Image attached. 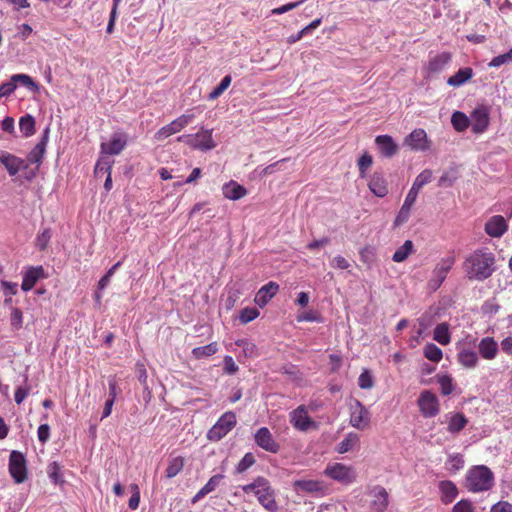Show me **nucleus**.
<instances>
[{
    "label": "nucleus",
    "instance_id": "1",
    "mask_svg": "<svg viewBox=\"0 0 512 512\" xmlns=\"http://www.w3.org/2000/svg\"><path fill=\"white\" fill-rule=\"evenodd\" d=\"M463 268L470 280L484 281L495 271V255L488 248L471 253L464 261Z\"/></svg>",
    "mask_w": 512,
    "mask_h": 512
},
{
    "label": "nucleus",
    "instance_id": "2",
    "mask_svg": "<svg viewBox=\"0 0 512 512\" xmlns=\"http://www.w3.org/2000/svg\"><path fill=\"white\" fill-rule=\"evenodd\" d=\"M494 474L486 465H476L467 471L465 486L473 493L490 490L494 485Z\"/></svg>",
    "mask_w": 512,
    "mask_h": 512
},
{
    "label": "nucleus",
    "instance_id": "3",
    "mask_svg": "<svg viewBox=\"0 0 512 512\" xmlns=\"http://www.w3.org/2000/svg\"><path fill=\"white\" fill-rule=\"evenodd\" d=\"M236 424V414L233 411H227L222 414L216 423L208 430L207 438L210 441L218 442L224 438Z\"/></svg>",
    "mask_w": 512,
    "mask_h": 512
},
{
    "label": "nucleus",
    "instance_id": "4",
    "mask_svg": "<svg viewBox=\"0 0 512 512\" xmlns=\"http://www.w3.org/2000/svg\"><path fill=\"white\" fill-rule=\"evenodd\" d=\"M213 130H203L196 134L181 135L178 141L184 142L193 149L201 151H209L216 147V143L212 137Z\"/></svg>",
    "mask_w": 512,
    "mask_h": 512
},
{
    "label": "nucleus",
    "instance_id": "5",
    "mask_svg": "<svg viewBox=\"0 0 512 512\" xmlns=\"http://www.w3.org/2000/svg\"><path fill=\"white\" fill-rule=\"evenodd\" d=\"M8 469L15 483L26 481L28 476L27 461L25 455L17 450H12L9 455Z\"/></svg>",
    "mask_w": 512,
    "mask_h": 512
},
{
    "label": "nucleus",
    "instance_id": "6",
    "mask_svg": "<svg viewBox=\"0 0 512 512\" xmlns=\"http://www.w3.org/2000/svg\"><path fill=\"white\" fill-rule=\"evenodd\" d=\"M128 134L123 131H115L109 142H102L100 145V154L106 156L119 155L127 146Z\"/></svg>",
    "mask_w": 512,
    "mask_h": 512
},
{
    "label": "nucleus",
    "instance_id": "7",
    "mask_svg": "<svg viewBox=\"0 0 512 512\" xmlns=\"http://www.w3.org/2000/svg\"><path fill=\"white\" fill-rule=\"evenodd\" d=\"M417 404L424 418L435 417L440 411L439 400L430 390L421 392Z\"/></svg>",
    "mask_w": 512,
    "mask_h": 512
},
{
    "label": "nucleus",
    "instance_id": "8",
    "mask_svg": "<svg viewBox=\"0 0 512 512\" xmlns=\"http://www.w3.org/2000/svg\"><path fill=\"white\" fill-rule=\"evenodd\" d=\"M290 423L301 432L318 428V423L308 415L305 405L298 406L290 413Z\"/></svg>",
    "mask_w": 512,
    "mask_h": 512
},
{
    "label": "nucleus",
    "instance_id": "9",
    "mask_svg": "<svg viewBox=\"0 0 512 512\" xmlns=\"http://www.w3.org/2000/svg\"><path fill=\"white\" fill-rule=\"evenodd\" d=\"M194 114H182L169 124L163 126L161 129H159L155 137L158 140H163L179 131H181L183 128H185L187 125H189L194 120Z\"/></svg>",
    "mask_w": 512,
    "mask_h": 512
},
{
    "label": "nucleus",
    "instance_id": "10",
    "mask_svg": "<svg viewBox=\"0 0 512 512\" xmlns=\"http://www.w3.org/2000/svg\"><path fill=\"white\" fill-rule=\"evenodd\" d=\"M370 419L369 410L359 400H355L351 406L350 424L358 430H364L369 426Z\"/></svg>",
    "mask_w": 512,
    "mask_h": 512
},
{
    "label": "nucleus",
    "instance_id": "11",
    "mask_svg": "<svg viewBox=\"0 0 512 512\" xmlns=\"http://www.w3.org/2000/svg\"><path fill=\"white\" fill-rule=\"evenodd\" d=\"M325 474L331 479L344 484H350L355 480L354 470L341 463L328 465L325 469Z\"/></svg>",
    "mask_w": 512,
    "mask_h": 512
},
{
    "label": "nucleus",
    "instance_id": "12",
    "mask_svg": "<svg viewBox=\"0 0 512 512\" xmlns=\"http://www.w3.org/2000/svg\"><path fill=\"white\" fill-rule=\"evenodd\" d=\"M472 132L481 134L486 131L489 126V109L485 105L477 106L470 115Z\"/></svg>",
    "mask_w": 512,
    "mask_h": 512
},
{
    "label": "nucleus",
    "instance_id": "13",
    "mask_svg": "<svg viewBox=\"0 0 512 512\" xmlns=\"http://www.w3.org/2000/svg\"><path fill=\"white\" fill-rule=\"evenodd\" d=\"M49 135H50V127L47 126L43 130L38 143L27 154V161L26 162L28 164L29 163L36 164L37 165L36 169H38V167L42 164V161H43V158H44V155H45V152H46V147H47V144H48V141H49Z\"/></svg>",
    "mask_w": 512,
    "mask_h": 512
},
{
    "label": "nucleus",
    "instance_id": "14",
    "mask_svg": "<svg viewBox=\"0 0 512 512\" xmlns=\"http://www.w3.org/2000/svg\"><path fill=\"white\" fill-rule=\"evenodd\" d=\"M454 257H447L442 259L433 270V277L429 281L432 289H438L447 277L448 272L454 265Z\"/></svg>",
    "mask_w": 512,
    "mask_h": 512
},
{
    "label": "nucleus",
    "instance_id": "15",
    "mask_svg": "<svg viewBox=\"0 0 512 512\" xmlns=\"http://www.w3.org/2000/svg\"><path fill=\"white\" fill-rule=\"evenodd\" d=\"M255 443L263 450L270 453H278L280 444L276 442L267 427L259 428L254 435Z\"/></svg>",
    "mask_w": 512,
    "mask_h": 512
},
{
    "label": "nucleus",
    "instance_id": "16",
    "mask_svg": "<svg viewBox=\"0 0 512 512\" xmlns=\"http://www.w3.org/2000/svg\"><path fill=\"white\" fill-rule=\"evenodd\" d=\"M0 163L6 168L10 176H15L20 170L28 168V163L24 159L5 151L0 153Z\"/></svg>",
    "mask_w": 512,
    "mask_h": 512
},
{
    "label": "nucleus",
    "instance_id": "17",
    "mask_svg": "<svg viewBox=\"0 0 512 512\" xmlns=\"http://www.w3.org/2000/svg\"><path fill=\"white\" fill-rule=\"evenodd\" d=\"M258 502L269 512H276L278 505L275 501L274 490L270 486L269 481L266 479V485L255 492Z\"/></svg>",
    "mask_w": 512,
    "mask_h": 512
},
{
    "label": "nucleus",
    "instance_id": "18",
    "mask_svg": "<svg viewBox=\"0 0 512 512\" xmlns=\"http://www.w3.org/2000/svg\"><path fill=\"white\" fill-rule=\"evenodd\" d=\"M278 291L279 284L274 281H269L267 284L263 285L256 293L254 298L255 304L260 308H264L277 294Z\"/></svg>",
    "mask_w": 512,
    "mask_h": 512
},
{
    "label": "nucleus",
    "instance_id": "19",
    "mask_svg": "<svg viewBox=\"0 0 512 512\" xmlns=\"http://www.w3.org/2000/svg\"><path fill=\"white\" fill-rule=\"evenodd\" d=\"M45 277V270L41 265L31 266L23 275L21 289L24 292H28L34 287L38 280L43 279Z\"/></svg>",
    "mask_w": 512,
    "mask_h": 512
},
{
    "label": "nucleus",
    "instance_id": "20",
    "mask_svg": "<svg viewBox=\"0 0 512 512\" xmlns=\"http://www.w3.org/2000/svg\"><path fill=\"white\" fill-rule=\"evenodd\" d=\"M375 144L380 154L385 158H392L398 152V145L390 135H378Z\"/></svg>",
    "mask_w": 512,
    "mask_h": 512
},
{
    "label": "nucleus",
    "instance_id": "21",
    "mask_svg": "<svg viewBox=\"0 0 512 512\" xmlns=\"http://www.w3.org/2000/svg\"><path fill=\"white\" fill-rule=\"evenodd\" d=\"M368 187L376 197L383 198L388 194V183L382 172L375 171L370 176Z\"/></svg>",
    "mask_w": 512,
    "mask_h": 512
},
{
    "label": "nucleus",
    "instance_id": "22",
    "mask_svg": "<svg viewBox=\"0 0 512 512\" xmlns=\"http://www.w3.org/2000/svg\"><path fill=\"white\" fill-rule=\"evenodd\" d=\"M405 144L412 150L425 151L428 149L427 134L424 129H414L406 138Z\"/></svg>",
    "mask_w": 512,
    "mask_h": 512
},
{
    "label": "nucleus",
    "instance_id": "23",
    "mask_svg": "<svg viewBox=\"0 0 512 512\" xmlns=\"http://www.w3.org/2000/svg\"><path fill=\"white\" fill-rule=\"evenodd\" d=\"M372 500L370 507L373 512H383L388 506V493L382 486H375L370 492Z\"/></svg>",
    "mask_w": 512,
    "mask_h": 512
},
{
    "label": "nucleus",
    "instance_id": "24",
    "mask_svg": "<svg viewBox=\"0 0 512 512\" xmlns=\"http://www.w3.org/2000/svg\"><path fill=\"white\" fill-rule=\"evenodd\" d=\"M508 229L505 218L501 215L492 216L485 223V232L491 237H501Z\"/></svg>",
    "mask_w": 512,
    "mask_h": 512
},
{
    "label": "nucleus",
    "instance_id": "25",
    "mask_svg": "<svg viewBox=\"0 0 512 512\" xmlns=\"http://www.w3.org/2000/svg\"><path fill=\"white\" fill-rule=\"evenodd\" d=\"M417 196H418V194L415 193L414 191H412V190L408 191L406 198L404 200V203H403L402 207L400 208L398 214L395 217V220H394L395 227H398L408 221V219L410 217L411 207L415 203Z\"/></svg>",
    "mask_w": 512,
    "mask_h": 512
},
{
    "label": "nucleus",
    "instance_id": "26",
    "mask_svg": "<svg viewBox=\"0 0 512 512\" xmlns=\"http://www.w3.org/2000/svg\"><path fill=\"white\" fill-rule=\"evenodd\" d=\"M448 425L447 431L453 435L459 434L468 424L467 417L461 413H447L445 415Z\"/></svg>",
    "mask_w": 512,
    "mask_h": 512
},
{
    "label": "nucleus",
    "instance_id": "27",
    "mask_svg": "<svg viewBox=\"0 0 512 512\" xmlns=\"http://www.w3.org/2000/svg\"><path fill=\"white\" fill-rule=\"evenodd\" d=\"M478 350L482 358L492 360L497 355L498 343L493 337H484L479 342Z\"/></svg>",
    "mask_w": 512,
    "mask_h": 512
},
{
    "label": "nucleus",
    "instance_id": "28",
    "mask_svg": "<svg viewBox=\"0 0 512 512\" xmlns=\"http://www.w3.org/2000/svg\"><path fill=\"white\" fill-rule=\"evenodd\" d=\"M222 192L225 198L236 201L247 194V189L236 181L231 180L223 185Z\"/></svg>",
    "mask_w": 512,
    "mask_h": 512
},
{
    "label": "nucleus",
    "instance_id": "29",
    "mask_svg": "<svg viewBox=\"0 0 512 512\" xmlns=\"http://www.w3.org/2000/svg\"><path fill=\"white\" fill-rule=\"evenodd\" d=\"M47 476L52 484L62 487L66 481L64 478L63 466L57 462L52 461L46 468Z\"/></svg>",
    "mask_w": 512,
    "mask_h": 512
},
{
    "label": "nucleus",
    "instance_id": "30",
    "mask_svg": "<svg viewBox=\"0 0 512 512\" xmlns=\"http://www.w3.org/2000/svg\"><path fill=\"white\" fill-rule=\"evenodd\" d=\"M296 493H319L323 491V485L316 480H296L293 483Z\"/></svg>",
    "mask_w": 512,
    "mask_h": 512
},
{
    "label": "nucleus",
    "instance_id": "31",
    "mask_svg": "<svg viewBox=\"0 0 512 512\" xmlns=\"http://www.w3.org/2000/svg\"><path fill=\"white\" fill-rule=\"evenodd\" d=\"M439 490L441 492V501L444 504L452 503L458 496V488L450 480L440 481Z\"/></svg>",
    "mask_w": 512,
    "mask_h": 512
},
{
    "label": "nucleus",
    "instance_id": "32",
    "mask_svg": "<svg viewBox=\"0 0 512 512\" xmlns=\"http://www.w3.org/2000/svg\"><path fill=\"white\" fill-rule=\"evenodd\" d=\"M473 69L471 67L460 68L453 76L449 77L447 84L452 87H460L473 77Z\"/></svg>",
    "mask_w": 512,
    "mask_h": 512
},
{
    "label": "nucleus",
    "instance_id": "33",
    "mask_svg": "<svg viewBox=\"0 0 512 512\" xmlns=\"http://www.w3.org/2000/svg\"><path fill=\"white\" fill-rule=\"evenodd\" d=\"M451 61V54L448 52H442L437 54L433 58L429 60L428 63V71L430 73H439L441 72Z\"/></svg>",
    "mask_w": 512,
    "mask_h": 512
},
{
    "label": "nucleus",
    "instance_id": "34",
    "mask_svg": "<svg viewBox=\"0 0 512 512\" xmlns=\"http://www.w3.org/2000/svg\"><path fill=\"white\" fill-rule=\"evenodd\" d=\"M440 386V392L443 396H449L456 388L453 377L450 374H437L434 377Z\"/></svg>",
    "mask_w": 512,
    "mask_h": 512
},
{
    "label": "nucleus",
    "instance_id": "35",
    "mask_svg": "<svg viewBox=\"0 0 512 512\" xmlns=\"http://www.w3.org/2000/svg\"><path fill=\"white\" fill-rule=\"evenodd\" d=\"M114 164V160L110 159L106 155H101L99 159L97 160L95 167H94V175L95 177H102L105 173L109 175L112 173V167Z\"/></svg>",
    "mask_w": 512,
    "mask_h": 512
},
{
    "label": "nucleus",
    "instance_id": "36",
    "mask_svg": "<svg viewBox=\"0 0 512 512\" xmlns=\"http://www.w3.org/2000/svg\"><path fill=\"white\" fill-rule=\"evenodd\" d=\"M458 362L466 368H474L478 363V356L475 351L462 349L457 355Z\"/></svg>",
    "mask_w": 512,
    "mask_h": 512
},
{
    "label": "nucleus",
    "instance_id": "37",
    "mask_svg": "<svg viewBox=\"0 0 512 512\" xmlns=\"http://www.w3.org/2000/svg\"><path fill=\"white\" fill-rule=\"evenodd\" d=\"M11 77L16 86L19 83L29 89V91L39 93L41 86L31 76L27 74H14Z\"/></svg>",
    "mask_w": 512,
    "mask_h": 512
},
{
    "label": "nucleus",
    "instance_id": "38",
    "mask_svg": "<svg viewBox=\"0 0 512 512\" xmlns=\"http://www.w3.org/2000/svg\"><path fill=\"white\" fill-rule=\"evenodd\" d=\"M35 118L31 114H25L19 119V128L23 137L28 138L34 135L35 129Z\"/></svg>",
    "mask_w": 512,
    "mask_h": 512
},
{
    "label": "nucleus",
    "instance_id": "39",
    "mask_svg": "<svg viewBox=\"0 0 512 512\" xmlns=\"http://www.w3.org/2000/svg\"><path fill=\"white\" fill-rule=\"evenodd\" d=\"M415 252L414 244L411 240H406L393 254L392 260L396 263L404 262L409 255Z\"/></svg>",
    "mask_w": 512,
    "mask_h": 512
},
{
    "label": "nucleus",
    "instance_id": "40",
    "mask_svg": "<svg viewBox=\"0 0 512 512\" xmlns=\"http://www.w3.org/2000/svg\"><path fill=\"white\" fill-rule=\"evenodd\" d=\"M451 123L457 132H463L470 126L471 121L464 112L455 111L451 116Z\"/></svg>",
    "mask_w": 512,
    "mask_h": 512
},
{
    "label": "nucleus",
    "instance_id": "41",
    "mask_svg": "<svg viewBox=\"0 0 512 512\" xmlns=\"http://www.w3.org/2000/svg\"><path fill=\"white\" fill-rule=\"evenodd\" d=\"M433 339L441 345H447L451 341L449 324L446 322L438 324L433 333Z\"/></svg>",
    "mask_w": 512,
    "mask_h": 512
},
{
    "label": "nucleus",
    "instance_id": "42",
    "mask_svg": "<svg viewBox=\"0 0 512 512\" xmlns=\"http://www.w3.org/2000/svg\"><path fill=\"white\" fill-rule=\"evenodd\" d=\"M185 459L182 456L172 457L169 459L168 466L165 471V476L171 479L178 475L184 468Z\"/></svg>",
    "mask_w": 512,
    "mask_h": 512
},
{
    "label": "nucleus",
    "instance_id": "43",
    "mask_svg": "<svg viewBox=\"0 0 512 512\" xmlns=\"http://www.w3.org/2000/svg\"><path fill=\"white\" fill-rule=\"evenodd\" d=\"M432 175L433 173L430 169H424L417 175L410 190L418 194L419 190L431 181Z\"/></svg>",
    "mask_w": 512,
    "mask_h": 512
},
{
    "label": "nucleus",
    "instance_id": "44",
    "mask_svg": "<svg viewBox=\"0 0 512 512\" xmlns=\"http://www.w3.org/2000/svg\"><path fill=\"white\" fill-rule=\"evenodd\" d=\"M423 352H424V356L428 360L435 362V363L440 362L443 357L442 350L434 343H427L424 346Z\"/></svg>",
    "mask_w": 512,
    "mask_h": 512
},
{
    "label": "nucleus",
    "instance_id": "45",
    "mask_svg": "<svg viewBox=\"0 0 512 512\" xmlns=\"http://www.w3.org/2000/svg\"><path fill=\"white\" fill-rule=\"evenodd\" d=\"M218 351V346L216 342L209 343L205 346L195 347L192 350V354L195 358L201 359L204 357H209L214 355Z\"/></svg>",
    "mask_w": 512,
    "mask_h": 512
},
{
    "label": "nucleus",
    "instance_id": "46",
    "mask_svg": "<svg viewBox=\"0 0 512 512\" xmlns=\"http://www.w3.org/2000/svg\"><path fill=\"white\" fill-rule=\"evenodd\" d=\"M256 463L255 455L252 452H247L243 458L238 462L235 466L234 473L242 474L247 471L250 467H252Z\"/></svg>",
    "mask_w": 512,
    "mask_h": 512
},
{
    "label": "nucleus",
    "instance_id": "47",
    "mask_svg": "<svg viewBox=\"0 0 512 512\" xmlns=\"http://www.w3.org/2000/svg\"><path fill=\"white\" fill-rule=\"evenodd\" d=\"M360 260L368 266L376 261V248L370 245L363 247L360 252Z\"/></svg>",
    "mask_w": 512,
    "mask_h": 512
},
{
    "label": "nucleus",
    "instance_id": "48",
    "mask_svg": "<svg viewBox=\"0 0 512 512\" xmlns=\"http://www.w3.org/2000/svg\"><path fill=\"white\" fill-rule=\"evenodd\" d=\"M372 163V156L368 152H364L357 162L360 178L366 177L367 170L371 167Z\"/></svg>",
    "mask_w": 512,
    "mask_h": 512
},
{
    "label": "nucleus",
    "instance_id": "49",
    "mask_svg": "<svg viewBox=\"0 0 512 512\" xmlns=\"http://www.w3.org/2000/svg\"><path fill=\"white\" fill-rule=\"evenodd\" d=\"M51 237L52 233L50 228H45L42 232L38 233L36 236L35 245L39 251H44L47 249Z\"/></svg>",
    "mask_w": 512,
    "mask_h": 512
},
{
    "label": "nucleus",
    "instance_id": "50",
    "mask_svg": "<svg viewBox=\"0 0 512 512\" xmlns=\"http://www.w3.org/2000/svg\"><path fill=\"white\" fill-rule=\"evenodd\" d=\"M24 386H19L15 390L14 394V400L15 402L20 405L25 398L29 395L31 387L28 385V375H24Z\"/></svg>",
    "mask_w": 512,
    "mask_h": 512
},
{
    "label": "nucleus",
    "instance_id": "51",
    "mask_svg": "<svg viewBox=\"0 0 512 512\" xmlns=\"http://www.w3.org/2000/svg\"><path fill=\"white\" fill-rule=\"evenodd\" d=\"M464 463V458L460 453L452 454L447 460L448 470L455 473L464 467Z\"/></svg>",
    "mask_w": 512,
    "mask_h": 512
},
{
    "label": "nucleus",
    "instance_id": "52",
    "mask_svg": "<svg viewBox=\"0 0 512 512\" xmlns=\"http://www.w3.org/2000/svg\"><path fill=\"white\" fill-rule=\"evenodd\" d=\"M121 265L122 261H118L107 270V272L98 281V290H103L109 285L112 276Z\"/></svg>",
    "mask_w": 512,
    "mask_h": 512
},
{
    "label": "nucleus",
    "instance_id": "53",
    "mask_svg": "<svg viewBox=\"0 0 512 512\" xmlns=\"http://www.w3.org/2000/svg\"><path fill=\"white\" fill-rule=\"evenodd\" d=\"M10 325L13 330H20L23 327V313L17 307H11Z\"/></svg>",
    "mask_w": 512,
    "mask_h": 512
},
{
    "label": "nucleus",
    "instance_id": "54",
    "mask_svg": "<svg viewBox=\"0 0 512 512\" xmlns=\"http://www.w3.org/2000/svg\"><path fill=\"white\" fill-rule=\"evenodd\" d=\"M260 312L257 308L246 307L240 311L239 320L242 324H247L259 316Z\"/></svg>",
    "mask_w": 512,
    "mask_h": 512
},
{
    "label": "nucleus",
    "instance_id": "55",
    "mask_svg": "<svg viewBox=\"0 0 512 512\" xmlns=\"http://www.w3.org/2000/svg\"><path fill=\"white\" fill-rule=\"evenodd\" d=\"M298 322H316L321 323L323 321L322 316L314 310L304 311L297 316Z\"/></svg>",
    "mask_w": 512,
    "mask_h": 512
},
{
    "label": "nucleus",
    "instance_id": "56",
    "mask_svg": "<svg viewBox=\"0 0 512 512\" xmlns=\"http://www.w3.org/2000/svg\"><path fill=\"white\" fill-rule=\"evenodd\" d=\"M263 485H266V478L258 476L257 478L254 479L252 483L242 486V490L247 494L251 492L255 494V492L257 490H260V488L263 487Z\"/></svg>",
    "mask_w": 512,
    "mask_h": 512
},
{
    "label": "nucleus",
    "instance_id": "57",
    "mask_svg": "<svg viewBox=\"0 0 512 512\" xmlns=\"http://www.w3.org/2000/svg\"><path fill=\"white\" fill-rule=\"evenodd\" d=\"M358 385L361 389H371L374 385L373 377L369 370L365 369L358 378Z\"/></svg>",
    "mask_w": 512,
    "mask_h": 512
},
{
    "label": "nucleus",
    "instance_id": "58",
    "mask_svg": "<svg viewBox=\"0 0 512 512\" xmlns=\"http://www.w3.org/2000/svg\"><path fill=\"white\" fill-rule=\"evenodd\" d=\"M512 62V48L504 53L494 57L489 63L490 67H500L503 64Z\"/></svg>",
    "mask_w": 512,
    "mask_h": 512
},
{
    "label": "nucleus",
    "instance_id": "59",
    "mask_svg": "<svg viewBox=\"0 0 512 512\" xmlns=\"http://www.w3.org/2000/svg\"><path fill=\"white\" fill-rule=\"evenodd\" d=\"M222 479H224V475L223 474L213 475L207 481V483L202 487L203 490L206 492V494H209V493L213 492L217 488V486L220 484Z\"/></svg>",
    "mask_w": 512,
    "mask_h": 512
},
{
    "label": "nucleus",
    "instance_id": "60",
    "mask_svg": "<svg viewBox=\"0 0 512 512\" xmlns=\"http://www.w3.org/2000/svg\"><path fill=\"white\" fill-rule=\"evenodd\" d=\"M500 309V306L495 302V300H487L481 306V312L483 315H494Z\"/></svg>",
    "mask_w": 512,
    "mask_h": 512
},
{
    "label": "nucleus",
    "instance_id": "61",
    "mask_svg": "<svg viewBox=\"0 0 512 512\" xmlns=\"http://www.w3.org/2000/svg\"><path fill=\"white\" fill-rule=\"evenodd\" d=\"M452 512H474V507L470 500L461 499L453 506Z\"/></svg>",
    "mask_w": 512,
    "mask_h": 512
},
{
    "label": "nucleus",
    "instance_id": "62",
    "mask_svg": "<svg viewBox=\"0 0 512 512\" xmlns=\"http://www.w3.org/2000/svg\"><path fill=\"white\" fill-rule=\"evenodd\" d=\"M238 365L235 363L232 356L226 355L224 357V372L228 375H233L238 371Z\"/></svg>",
    "mask_w": 512,
    "mask_h": 512
},
{
    "label": "nucleus",
    "instance_id": "63",
    "mask_svg": "<svg viewBox=\"0 0 512 512\" xmlns=\"http://www.w3.org/2000/svg\"><path fill=\"white\" fill-rule=\"evenodd\" d=\"M2 291L5 296L15 295L18 292V284L6 280L0 282Z\"/></svg>",
    "mask_w": 512,
    "mask_h": 512
},
{
    "label": "nucleus",
    "instance_id": "64",
    "mask_svg": "<svg viewBox=\"0 0 512 512\" xmlns=\"http://www.w3.org/2000/svg\"><path fill=\"white\" fill-rule=\"evenodd\" d=\"M490 512H512V504L507 501H499L491 507Z\"/></svg>",
    "mask_w": 512,
    "mask_h": 512
}]
</instances>
